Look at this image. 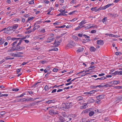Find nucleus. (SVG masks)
Masks as SVG:
<instances>
[{
    "mask_svg": "<svg viewBox=\"0 0 122 122\" xmlns=\"http://www.w3.org/2000/svg\"><path fill=\"white\" fill-rule=\"evenodd\" d=\"M74 104L72 102L70 103H63L62 104L61 109L64 110L66 109H68L71 107Z\"/></svg>",
    "mask_w": 122,
    "mask_h": 122,
    "instance_id": "nucleus-1",
    "label": "nucleus"
},
{
    "mask_svg": "<svg viewBox=\"0 0 122 122\" xmlns=\"http://www.w3.org/2000/svg\"><path fill=\"white\" fill-rule=\"evenodd\" d=\"M20 38H12V40L14 42L11 44L12 47V48L14 49L16 48L15 47L16 44L18 42Z\"/></svg>",
    "mask_w": 122,
    "mask_h": 122,
    "instance_id": "nucleus-2",
    "label": "nucleus"
},
{
    "mask_svg": "<svg viewBox=\"0 0 122 122\" xmlns=\"http://www.w3.org/2000/svg\"><path fill=\"white\" fill-rule=\"evenodd\" d=\"M61 41V39L58 38L55 41L54 45L55 46H57L60 45V43Z\"/></svg>",
    "mask_w": 122,
    "mask_h": 122,
    "instance_id": "nucleus-3",
    "label": "nucleus"
},
{
    "mask_svg": "<svg viewBox=\"0 0 122 122\" xmlns=\"http://www.w3.org/2000/svg\"><path fill=\"white\" fill-rule=\"evenodd\" d=\"M18 41H19V42L16 45V48L17 47L20 48V47H21V48L20 49V51L22 50L23 49H25V47L23 46L21 47L19 46V45H20L21 44V43L22 42V41L21 40H19L18 42Z\"/></svg>",
    "mask_w": 122,
    "mask_h": 122,
    "instance_id": "nucleus-4",
    "label": "nucleus"
},
{
    "mask_svg": "<svg viewBox=\"0 0 122 122\" xmlns=\"http://www.w3.org/2000/svg\"><path fill=\"white\" fill-rule=\"evenodd\" d=\"M50 114L51 115H53L56 114H58V112L53 109L49 111Z\"/></svg>",
    "mask_w": 122,
    "mask_h": 122,
    "instance_id": "nucleus-5",
    "label": "nucleus"
},
{
    "mask_svg": "<svg viewBox=\"0 0 122 122\" xmlns=\"http://www.w3.org/2000/svg\"><path fill=\"white\" fill-rule=\"evenodd\" d=\"M21 48H15L14 49L12 48V47L11 48V49L8 50L7 51V52H13L14 51H20V49H21Z\"/></svg>",
    "mask_w": 122,
    "mask_h": 122,
    "instance_id": "nucleus-6",
    "label": "nucleus"
},
{
    "mask_svg": "<svg viewBox=\"0 0 122 122\" xmlns=\"http://www.w3.org/2000/svg\"><path fill=\"white\" fill-rule=\"evenodd\" d=\"M54 38L53 37H49L45 42L46 43H50L54 41Z\"/></svg>",
    "mask_w": 122,
    "mask_h": 122,
    "instance_id": "nucleus-7",
    "label": "nucleus"
},
{
    "mask_svg": "<svg viewBox=\"0 0 122 122\" xmlns=\"http://www.w3.org/2000/svg\"><path fill=\"white\" fill-rule=\"evenodd\" d=\"M97 91L94 90L89 92H85L84 93V94L85 95H91L93 94L94 93L96 92Z\"/></svg>",
    "mask_w": 122,
    "mask_h": 122,
    "instance_id": "nucleus-8",
    "label": "nucleus"
},
{
    "mask_svg": "<svg viewBox=\"0 0 122 122\" xmlns=\"http://www.w3.org/2000/svg\"><path fill=\"white\" fill-rule=\"evenodd\" d=\"M75 44L74 42L72 41H71L69 44L67 45V46L69 47H71V46H75Z\"/></svg>",
    "mask_w": 122,
    "mask_h": 122,
    "instance_id": "nucleus-9",
    "label": "nucleus"
},
{
    "mask_svg": "<svg viewBox=\"0 0 122 122\" xmlns=\"http://www.w3.org/2000/svg\"><path fill=\"white\" fill-rule=\"evenodd\" d=\"M56 102V101L55 99H53L50 100L46 102L47 103L51 104V103H54Z\"/></svg>",
    "mask_w": 122,
    "mask_h": 122,
    "instance_id": "nucleus-10",
    "label": "nucleus"
},
{
    "mask_svg": "<svg viewBox=\"0 0 122 122\" xmlns=\"http://www.w3.org/2000/svg\"><path fill=\"white\" fill-rule=\"evenodd\" d=\"M97 44L98 45H103L104 44L103 41L102 40H97Z\"/></svg>",
    "mask_w": 122,
    "mask_h": 122,
    "instance_id": "nucleus-11",
    "label": "nucleus"
},
{
    "mask_svg": "<svg viewBox=\"0 0 122 122\" xmlns=\"http://www.w3.org/2000/svg\"><path fill=\"white\" fill-rule=\"evenodd\" d=\"M104 97V96L103 95H100L97 97L96 98L97 100H100L103 99Z\"/></svg>",
    "mask_w": 122,
    "mask_h": 122,
    "instance_id": "nucleus-12",
    "label": "nucleus"
},
{
    "mask_svg": "<svg viewBox=\"0 0 122 122\" xmlns=\"http://www.w3.org/2000/svg\"><path fill=\"white\" fill-rule=\"evenodd\" d=\"M58 118L59 120L61 122H64L65 121L64 118L61 116H60L58 117Z\"/></svg>",
    "mask_w": 122,
    "mask_h": 122,
    "instance_id": "nucleus-13",
    "label": "nucleus"
},
{
    "mask_svg": "<svg viewBox=\"0 0 122 122\" xmlns=\"http://www.w3.org/2000/svg\"><path fill=\"white\" fill-rule=\"evenodd\" d=\"M112 4H108L102 7V9L105 10L111 6V5H112Z\"/></svg>",
    "mask_w": 122,
    "mask_h": 122,
    "instance_id": "nucleus-14",
    "label": "nucleus"
},
{
    "mask_svg": "<svg viewBox=\"0 0 122 122\" xmlns=\"http://www.w3.org/2000/svg\"><path fill=\"white\" fill-rule=\"evenodd\" d=\"M95 101V100L93 99L90 98L88 100L87 102L88 103H93Z\"/></svg>",
    "mask_w": 122,
    "mask_h": 122,
    "instance_id": "nucleus-15",
    "label": "nucleus"
},
{
    "mask_svg": "<svg viewBox=\"0 0 122 122\" xmlns=\"http://www.w3.org/2000/svg\"><path fill=\"white\" fill-rule=\"evenodd\" d=\"M84 50V48L82 47H79L78 48L77 51L78 52H83Z\"/></svg>",
    "mask_w": 122,
    "mask_h": 122,
    "instance_id": "nucleus-16",
    "label": "nucleus"
},
{
    "mask_svg": "<svg viewBox=\"0 0 122 122\" xmlns=\"http://www.w3.org/2000/svg\"><path fill=\"white\" fill-rule=\"evenodd\" d=\"M106 77H105L104 76H103L101 77L100 78H97L95 79V80H99V81H101L102 80H104L105 79H106Z\"/></svg>",
    "mask_w": 122,
    "mask_h": 122,
    "instance_id": "nucleus-17",
    "label": "nucleus"
},
{
    "mask_svg": "<svg viewBox=\"0 0 122 122\" xmlns=\"http://www.w3.org/2000/svg\"><path fill=\"white\" fill-rule=\"evenodd\" d=\"M96 49L94 47L92 46L90 48V50L91 52H94L96 51Z\"/></svg>",
    "mask_w": 122,
    "mask_h": 122,
    "instance_id": "nucleus-18",
    "label": "nucleus"
},
{
    "mask_svg": "<svg viewBox=\"0 0 122 122\" xmlns=\"http://www.w3.org/2000/svg\"><path fill=\"white\" fill-rule=\"evenodd\" d=\"M107 17H104L102 20V22L105 24H106L107 21Z\"/></svg>",
    "mask_w": 122,
    "mask_h": 122,
    "instance_id": "nucleus-19",
    "label": "nucleus"
},
{
    "mask_svg": "<svg viewBox=\"0 0 122 122\" xmlns=\"http://www.w3.org/2000/svg\"><path fill=\"white\" fill-rule=\"evenodd\" d=\"M119 81H112L111 82V83H112V84H119Z\"/></svg>",
    "mask_w": 122,
    "mask_h": 122,
    "instance_id": "nucleus-20",
    "label": "nucleus"
},
{
    "mask_svg": "<svg viewBox=\"0 0 122 122\" xmlns=\"http://www.w3.org/2000/svg\"><path fill=\"white\" fill-rule=\"evenodd\" d=\"M92 24H89L86 25L87 26L85 27V29L86 30H87L91 28V25Z\"/></svg>",
    "mask_w": 122,
    "mask_h": 122,
    "instance_id": "nucleus-21",
    "label": "nucleus"
},
{
    "mask_svg": "<svg viewBox=\"0 0 122 122\" xmlns=\"http://www.w3.org/2000/svg\"><path fill=\"white\" fill-rule=\"evenodd\" d=\"M83 98L81 96L77 97H76V99L78 101H80L83 100Z\"/></svg>",
    "mask_w": 122,
    "mask_h": 122,
    "instance_id": "nucleus-22",
    "label": "nucleus"
},
{
    "mask_svg": "<svg viewBox=\"0 0 122 122\" xmlns=\"http://www.w3.org/2000/svg\"><path fill=\"white\" fill-rule=\"evenodd\" d=\"M86 22L85 20H83L82 21L79 23V25H83L85 24L86 23Z\"/></svg>",
    "mask_w": 122,
    "mask_h": 122,
    "instance_id": "nucleus-23",
    "label": "nucleus"
},
{
    "mask_svg": "<svg viewBox=\"0 0 122 122\" xmlns=\"http://www.w3.org/2000/svg\"><path fill=\"white\" fill-rule=\"evenodd\" d=\"M44 90L45 91H49V89L50 88V87H49L48 86L46 85L44 87Z\"/></svg>",
    "mask_w": 122,
    "mask_h": 122,
    "instance_id": "nucleus-24",
    "label": "nucleus"
},
{
    "mask_svg": "<svg viewBox=\"0 0 122 122\" xmlns=\"http://www.w3.org/2000/svg\"><path fill=\"white\" fill-rule=\"evenodd\" d=\"M72 37L73 39L76 41H78V38L76 36H72Z\"/></svg>",
    "mask_w": 122,
    "mask_h": 122,
    "instance_id": "nucleus-25",
    "label": "nucleus"
},
{
    "mask_svg": "<svg viewBox=\"0 0 122 122\" xmlns=\"http://www.w3.org/2000/svg\"><path fill=\"white\" fill-rule=\"evenodd\" d=\"M13 56L14 57H22V56L20 55H19L17 54H16L15 53H14Z\"/></svg>",
    "mask_w": 122,
    "mask_h": 122,
    "instance_id": "nucleus-26",
    "label": "nucleus"
},
{
    "mask_svg": "<svg viewBox=\"0 0 122 122\" xmlns=\"http://www.w3.org/2000/svg\"><path fill=\"white\" fill-rule=\"evenodd\" d=\"M7 29L9 31L13 29L12 26H9L7 28Z\"/></svg>",
    "mask_w": 122,
    "mask_h": 122,
    "instance_id": "nucleus-27",
    "label": "nucleus"
},
{
    "mask_svg": "<svg viewBox=\"0 0 122 122\" xmlns=\"http://www.w3.org/2000/svg\"><path fill=\"white\" fill-rule=\"evenodd\" d=\"M13 26V29H16L18 27V26L17 24L14 25Z\"/></svg>",
    "mask_w": 122,
    "mask_h": 122,
    "instance_id": "nucleus-28",
    "label": "nucleus"
},
{
    "mask_svg": "<svg viewBox=\"0 0 122 122\" xmlns=\"http://www.w3.org/2000/svg\"><path fill=\"white\" fill-rule=\"evenodd\" d=\"M94 114V112L93 111H91L89 113V115L90 116H93Z\"/></svg>",
    "mask_w": 122,
    "mask_h": 122,
    "instance_id": "nucleus-29",
    "label": "nucleus"
},
{
    "mask_svg": "<svg viewBox=\"0 0 122 122\" xmlns=\"http://www.w3.org/2000/svg\"><path fill=\"white\" fill-rule=\"evenodd\" d=\"M119 74V71H116L112 74V75L113 76H114L116 75H118Z\"/></svg>",
    "mask_w": 122,
    "mask_h": 122,
    "instance_id": "nucleus-30",
    "label": "nucleus"
},
{
    "mask_svg": "<svg viewBox=\"0 0 122 122\" xmlns=\"http://www.w3.org/2000/svg\"><path fill=\"white\" fill-rule=\"evenodd\" d=\"M111 16L112 17H115L118 16V15L116 14H111Z\"/></svg>",
    "mask_w": 122,
    "mask_h": 122,
    "instance_id": "nucleus-31",
    "label": "nucleus"
},
{
    "mask_svg": "<svg viewBox=\"0 0 122 122\" xmlns=\"http://www.w3.org/2000/svg\"><path fill=\"white\" fill-rule=\"evenodd\" d=\"M91 10L92 11H94L95 12H97V10L96 7H95L94 8H92L91 9Z\"/></svg>",
    "mask_w": 122,
    "mask_h": 122,
    "instance_id": "nucleus-32",
    "label": "nucleus"
},
{
    "mask_svg": "<svg viewBox=\"0 0 122 122\" xmlns=\"http://www.w3.org/2000/svg\"><path fill=\"white\" fill-rule=\"evenodd\" d=\"M87 104L86 103H84L83 106L81 107L82 108H81L82 109H84V108H86V106H87Z\"/></svg>",
    "mask_w": 122,
    "mask_h": 122,
    "instance_id": "nucleus-33",
    "label": "nucleus"
},
{
    "mask_svg": "<svg viewBox=\"0 0 122 122\" xmlns=\"http://www.w3.org/2000/svg\"><path fill=\"white\" fill-rule=\"evenodd\" d=\"M59 11L60 12H61L62 13L64 12V13H67V11H65V10H59Z\"/></svg>",
    "mask_w": 122,
    "mask_h": 122,
    "instance_id": "nucleus-34",
    "label": "nucleus"
},
{
    "mask_svg": "<svg viewBox=\"0 0 122 122\" xmlns=\"http://www.w3.org/2000/svg\"><path fill=\"white\" fill-rule=\"evenodd\" d=\"M34 0H32L29 1V2H28V3L30 4H34Z\"/></svg>",
    "mask_w": 122,
    "mask_h": 122,
    "instance_id": "nucleus-35",
    "label": "nucleus"
},
{
    "mask_svg": "<svg viewBox=\"0 0 122 122\" xmlns=\"http://www.w3.org/2000/svg\"><path fill=\"white\" fill-rule=\"evenodd\" d=\"M95 67H95V66H90V67H89L88 68V69L89 70H90L92 69V68L94 69L95 68Z\"/></svg>",
    "mask_w": 122,
    "mask_h": 122,
    "instance_id": "nucleus-36",
    "label": "nucleus"
},
{
    "mask_svg": "<svg viewBox=\"0 0 122 122\" xmlns=\"http://www.w3.org/2000/svg\"><path fill=\"white\" fill-rule=\"evenodd\" d=\"M71 4H74L76 3V1L75 0H71V1L70 3Z\"/></svg>",
    "mask_w": 122,
    "mask_h": 122,
    "instance_id": "nucleus-37",
    "label": "nucleus"
},
{
    "mask_svg": "<svg viewBox=\"0 0 122 122\" xmlns=\"http://www.w3.org/2000/svg\"><path fill=\"white\" fill-rule=\"evenodd\" d=\"M13 58H11L10 57V56H8L5 57V59L6 60H8L9 59H12Z\"/></svg>",
    "mask_w": 122,
    "mask_h": 122,
    "instance_id": "nucleus-38",
    "label": "nucleus"
},
{
    "mask_svg": "<svg viewBox=\"0 0 122 122\" xmlns=\"http://www.w3.org/2000/svg\"><path fill=\"white\" fill-rule=\"evenodd\" d=\"M9 31L8 29H6V30H5L4 31V33L6 34H8L9 33Z\"/></svg>",
    "mask_w": 122,
    "mask_h": 122,
    "instance_id": "nucleus-39",
    "label": "nucleus"
},
{
    "mask_svg": "<svg viewBox=\"0 0 122 122\" xmlns=\"http://www.w3.org/2000/svg\"><path fill=\"white\" fill-rule=\"evenodd\" d=\"M73 87L72 86H68L66 87L64 89H70L71 88H72Z\"/></svg>",
    "mask_w": 122,
    "mask_h": 122,
    "instance_id": "nucleus-40",
    "label": "nucleus"
},
{
    "mask_svg": "<svg viewBox=\"0 0 122 122\" xmlns=\"http://www.w3.org/2000/svg\"><path fill=\"white\" fill-rule=\"evenodd\" d=\"M61 114L64 117H66L67 116L65 112H62Z\"/></svg>",
    "mask_w": 122,
    "mask_h": 122,
    "instance_id": "nucleus-41",
    "label": "nucleus"
},
{
    "mask_svg": "<svg viewBox=\"0 0 122 122\" xmlns=\"http://www.w3.org/2000/svg\"><path fill=\"white\" fill-rule=\"evenodd\" d=\"M26 36L24 37H23L21 38H20L19 39V40H21L22 41H23L25 39H26Z\"/></svg>",
    "mask_w": 122,
    "mask_h": 122,
    "instance_id": "nucleus-42",
    "label": "nucleus"
},
{
    "mask_svg": "<svg viewBox=\"0 0 122 122\" xmlns=\"http://www.w3.org/2000/svg\"><path fill=\"white\" fill-rule=\"evenodd\" d=\"M58 70V69L56 68H54L53 70V71L55 72H56Z\"/></svg>",
    "mask_w": 122,
    "mask_h": 122,
    "instance_id": "nucleus-43",
    "label": "nucleus"
},
{
    "mask_svg": "<svg viewBox=\"0 0 122 122\" xmlns=\"http://www.w3.org/2000/svg\"><path fill=\"white\" fill-rule=\"evenodd\" d=\"M34 18V17H29L28 19L27 20L28 21H29L30 20H32Z\"/></svg>",
    "mask_w": 122,
    "mask_h": 122,
    "instance_id": "nucleus-44",
    "label": "nucleus"
},
{
    "mask_svg": "<svg viewBox=\"0 0 122 122\" xmlns=\"http://www.w3.org/2000/svg\"><path fill=\"white\" fill-rule=\"evenodd\" d=\"M88 110L87 109H86L83 111L82 112V113H86L87 112Z\"/></svg>",
    "mask_w": 122,
    "mask_h": 122,
    "instance_id": "nucleus-45",
    "label": "nucleus"
},
{
    "mask_svg": "<svg viewBox=\"0 0 122 122\" xmlns=\"http://www.w3.org/2000/svg\"><path fill=\"white\" fill-rule=\"evenodd\" d=\"M97 87H99V88L103 87V85H97V86H96L95 88H96Z\"/></svg>",
    "mask_w": 122,
    "mask_h": 122,
    "instance_id": "nucleus-46",
    "label": "nucleus"
},
{
    "mask_svg": "<svg viewBox=\"0 0 122 122\" xmlns=\"http://www.w3.org/2000/svg\"><path fill=\"white\" fill-rule=\"evenodd\" d=\"M19 90V89L18 88H14L12 89V90L14 91H17Z\"/></svg>",
    "mask_w": 122,
    "mask_h": 122,
    "instance_id": "nucleus-47",
    "label": "nucleus"
},
{
    "mask_svg": "<svg viewBox=\"0 0 122 122\" xmlns=\"http://www.w3.org/2000/svg\"><path fill=\"white\" fill-rule=\"evenodd\" d=\"M41 32L42 33H44L46 32L45 29H43L41 30Z\"/></svg>",
    "mask_w": 122,
    "mask_h": 122,
    "instance_id": "nucleus-48",
    "label": "nucleus"
},
{
    "mask_svg": "<svg viewBox=\"0 0 122 122\" xmlns=\"http://www.w3.org/2000/svg\"><path fill=\"white\" fill-rule=\"evenodd\" d=\"M21 68H20L19 69H17V73L18 74L20 71L21 70Z\"/></svg>",
    "mask_w": 122,
    "mask_h": 122,
    "instance_id": "nucleus-49",
    "label": "nucleus"
},
{
    "mask_svg": "<svg viewBox=\"0 0 122 122\" xmlns=\"http://www.w3.org/2000/svg\"><path fill=\"white\" fill-rule=\"evenodd\" d=\"M77 20V19L76 18H75L72 20H70V21L71 22H74V21L76 20Z\"/></svg>",
    "mask_w": 122,
    "mask_h": 122,
    "instance_id": "nucleus-50",
    "label": "nucleus"
},
{
    "mask_svg": "<svg viewBox=\"0 0 122 122\" xmlns=\"http://www.w3.org/2000/svg\"><path fill=\"white\" fill-rule=\"evenodd\" d=\"M101 100H97V101L96 102V103L97 104H100L101 103L100 102Z\"/></svg>",
    "mask_w": 122,
    "mask_h": 122,
    "instance_id": "nucleus-51",
    "label": "nucleus"
},
{
    "mask_svg": "<svg viewBox=\"0 0 122 122\" xmlns=\"http://www.w3.org/2000/svg\"><path fill=\"white\" fill-rule=\"evenodd\" d=\"M108 36H110L117 37L116 36H116L117 35L114 36V35H113L112 34H109V35H108Z\"/></svg>",
    "mask_w": 122,
    "mask_h": 122,
    "instance_id": "nucleus-52",
    "label": "nucleus"
},
{
    "mask_svg": "<svg viewBox=\"0 0 122 122\" xmlns=\"http://www.w3.org/2000/svg\"><path fill=\"white\" fill-rule=\"evenodd\" d=\"M56 87H57V85H55L54 86H52L51 87H50V89L51 88H52V89H54L55 88V87L56 88Z\"/></svg>",
    "mask_w": 122,
    "mask_h": 122,
    "instance_id": "nucleus-53",
    "label": "nucleus"
},
{
    "mask_svg": "<svg viewBox=\"0 0 122 122\" xmlns=\"http://www.w3.org/2000/svg\"><path fill=\"white\" fill-rule=\"evenodd\" d=\"M17 54L19 55L22 54H23V53L21 52H17Z\"/></svg>",
    "mask_w": 122,
    "mask_h": 122,
    "instance_id": "nucleus-54",
    "label": "nucleus"
},
{
    "mask_svg": "<svg viewBox=\"0 0 122 122\" xmlns=\"http://www.w3.org/2000/svg\"><path fill=\"white\" fill-rule=\"evenodd\" d=\"M8 96V95L7 94H2V97L3 96L7 97Z\"/></svg>",
    "mask_w": 122,
    "mask_h": 122,
    "instance_id": "nucleus-55",
    "label": "nucleus"
},
{
    "mask_svg": "<svg viewBox=\"0 0 122 122\" xmlns=\"http://www.w3.org/2000/svg\"><path fill=\"white\" fill-rule=\"evenodd\" d=\"M56 89H54L52 90L51 92V93H53L56 92Z\"/></svg>",
    "mask_w": 122,
    "mask_h": 122,
    "instance_id": "nucleus-56",
    "label": "nucleus"
},
{
    "mask_svg": "<svg viewBox=\"0 0 122 122\" xmlns=\"http://www.w3.org/2000/svg\"><path fill=\"white\" fill-rule=\"evenodd\" d=\"M66 26V25H64L62 26H59L58 27L59 28H64Z\"/></svg>",
    "mask_w": 122,
    "mask_h": 122,
    "instance_id": "nucleus-57",
    "label": "nucleus"
},
{
    "mask_svg": "<svg viewBox=\"0 0 122 122\" xmlns=\"http://www.w3.org/2000/svg\"><path fill=\"white\" fill-rule=\"evenodd\" d=\"M30 95H32L33 94V92L31 91H28L27 92Z\"/></svg>",
    "mask_w": 122,
    "mask_h": 122,
    "instance_id": "nucleus-58",
    "label": "nucleus"
},
{
    "mask_svg": "<svg viewBox=\"0 0 122 122\" xmlns=\"http://www.w3.org/2000/svg\"><path fill=\"white\" fill-rule=\"evenodd\" d=\"M96 32V31L95 30H92L91 31V32L92 33H95Z\"/></svg>",
    "mask_w": 122,
    "mask_h": 122,
    "instance_id": "nucleus-59",
    "label": "nucleus"
},
{
    "mask_svg": "<svg viewBox=\"0 0 122 122\" xmlns=\"http://www.w3.org/2000/svg\"><path fill=\"white\" fill-rule=\"evenodd\" d=\"M75 11H73L71 12L68 14L70 15H71L73 14L74 12H75Z\"/></svg>",
    "mask_w": 122,
    "mask_h": 122,
    "instance_id": "nucleus-60",
    "label": "nucleus"
},
{
    "mask_svg": "<svg viewBox=\"0 0 122 122\" xmlns=\"http://www.w3.org/2000/svg\"><path fill=\"white\" fill-rule=\"evenodd\" d=\"M4 41H4V40H3L2 41L0 42V45H1L3 44L4 43Z\"/></svg>",
    "mask_w": 122,
    "mask_h": 122,
    "instance_id": "nucleus-61",
    "label": "nucleus"
},
{
    "mask_svg": "<svg viewBox=\"0 0 122 122\" xmlns=\"http://www.w3.org/2000/svg\"><path fill=\"white\" fill-rule=\"evenodd\" d=\"M80 27L79 26H78V27L76 28L75 29V30H78L79 29H80Z\"/></svg>",
    "mask_w": 122,
    "mask_h": 122,
    "instance_id": "nucleus-62",
    "label": "nucleus"
},
{
    "mask_svg": "<svg viewBox=\"0 0 122 122\" xmlns=\"http://www.w3.org/2000/svg\"><path fill=\"white\" fill-rule=\"evenodd\" d=\"M104 121H108L109 120V119L107 117H105L104 119Z\"/></svg>",
    "mask_w": 122,
    "mask_h": 122,
    "instance_id": "nucleus-63",
    "label": "nucleus"
},
{
    "mask_svg": "<svg viewBox=\"0 0 122 122\" xmlns=\"http://www.w3.org/2000/svg\"><path fill=\"white\" fill-rule=\"evenodd\" d=\"M119 74H118V75H122V71H120L119 72Z\"/></svg>",
    "mask_w": 122,
    "mask_h": 122,
    "instance_id": "nucleus-64",
    "label": "nucleus"
}]
</instances>
